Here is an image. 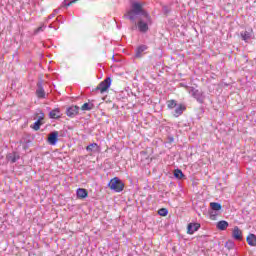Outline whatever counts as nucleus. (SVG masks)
Returning a JSON list of instances; mask_svg holds the SVG:
<instances>
[{
  "mask_svg": "<svg viewBox=\"0 0 256 256\" xmlns=\"http://www.w3.org/2000/svg\"><path fill=\"white\" fill-rule=\"evenodd\" d=\"M124 17L133 23L130 27L131 31L145 34L149 31V25H153L151 15L143 9V4L140 2H132L130 10L124 14Z\"/></svg>",
  "mask_w": 256,
  "mask_h": 256,
  "instance_id": "f257e3e1",
  "label": "nucleus"
},
{
  "mask_svg": "<svg viewBox=\"0 0 256 256\" xmlns=\"http://www.w3.org/2000/svg\"><path fill=\"white\" fill-rule=\"evenodd\" d=\"M186 89L188 90V93L194 98L196 99V101L200 104L205 103V94L203 93V91L198 90L195 87H189L186 86Z\"/></svg>",
  "mask_w": 256,
  "mask_h": 256,
  "instance_id": "f03ea898",
  "label": "nucleus"
},
{
  "mask_svg": "<svg viewBox=\"0 0 256 256\" xmlns=\"http://www.w3.org/2000/svg\"><path fill=\"white\" fill-rule=\"evenodd\" d=\"M108 187L112 191H115V193H121V191H123V189H125V184L123 183V181H121V179L114 177L108 183Z\"/></svg>",
  "mask_w": 256,
  "mask_h": 256,
  "instance_id": "7ed1b4c3",
  "label": "nucleus"
},
{
  "mask_svg": "<svg viewBox=\"0 0 256 256\" xmlns=\"http://www.w3.org/2000/svg\"><path fill=\"white\" fill-rule=\"evenodd\" d=\"M43 79H39L36 84V96L38 99H45V88L43 87Z\"/></svg>",
  "mask_w": 256,
  "mask_h": 256,
  "instance_id": "20e7f679",
  "label": "nucleus"
},
{
  "mask_svg": "<svg viewBox=\"0 0 256 256\" xmlns=\"http://www.w3.org/2000/svg\"><path fill=\"white\" fill-rule=\"evenodd\" d=\"M80 110H81V108H79V106H77V105L69 106L66 109V115H67V117H70V119H75V117L77 115H79Z\"/></svg>",
  "mask_w": 256,
  "mask_h": 256,
  "instance_id": "39448f33",
  "label": "nucleus"
},
{
  "mask_svg": "<svg viewBox=\"0 0 256 256\" xmlns=\"http://www.w3.org/2000/svg\"><path fill=\"white\" fill-rule=\"evenodd\" d=\"M111 87V78L107 77L104 81L100 82V84L96 87V91H100V93H105L107 89Z\"/></svg>",
  "mask_w": 256,
  "mask_h": 256,
  "instance_id": "423d86ee",
  "label": "nucleus"
},
{
  "mask_svg": "<svg viewBox=\"0 0 256 256\" xmlns=\"http://www.w3.org/2000/svg\"><path fill=\"white\" fill-rule=\"evenodd\" d=\"M86 151L90 153L89 155H95L101 153V146L97 143H91L86 147Z\"/></svg>",
  "mask_w": 256,
  "mask_h": 256,
  "instance_id": "0eeeda50",
  "label": "nucleus"
},
{
  "mask_svg": "<svg viewBox=\"0 0 256 256\" xmlns=\"http://www.w3.org/2000/svg\"><path fill=\"white\" fill-rule=\"evenodd\" d=\"M147 49H149V47L145 44H142V45L138 46L135 49L134 58L135 59H141V57H143V53H145V51H147Z\"/></svg>",
  "mask_w": 256,
  "mask_h": 256,
  "instance_id": "6e6552de",
  "label": "nucleus"
},
{
  "mask_svg": "<svg viewBox=\"0 0 256 256\" xmlns=\"http://www.w3.org/2000/svg\"><path fill=\"white\" fill-rule=\"evenodd\" d=\"M44 119H45V114L43 112H41L40 116L37 119V121H35L33 123L31 128L34 129V131H39V129H41V125H43Z\"/></svg>",
  "mask_w": 256,
  "mask_h": 256,
  "instance_id": "1a4fd4ad",
  "label": "nucleus"
},
{
  "mask_svg": "<svg viewBox=\"0 0 256 256\" xmlns=\"http://www.w3.org/2000/svg\"><path fill=\"white\" fill-rule=\"evenodd\" d=\"M198 229H201V224L197 222H191L187 226V233L188 235H193L195 232H197Z\"/></svg>",
  "mask_w": 256,
  "mask_h": 256,
  "instance_id": "9d476101",
  "label": "nucleus"
},
{
  "mask_svg": "<svg viewBox=\"0 0 256 256\" xmlns=\"http://www.w3.org/2000/svg\"><path fill=\"white\" fill-rule=\"evenodd\" d=\"M57 141H59V132L53 131L48 136L49 145H57Z\"/></svg>",
  "mask_w": 256,
  "mask_h": 256,
  "instance_id": "9b49d317",
  "label": "nucleus"
},
{
  "mask_svg": "<svg viewBox=\"0 0 256 256\" xmlns=\"http://www.w3.org/2000/svg\"><path fill=\"white\" fill-rule=\"evenodd\" d=\"M232 237L235 241H242L243 240V232L237 226L234 227L232 231Z\"/></svg>",
  "mask_w": 256,
  "mask_h": 256,
  "instance_id": "f8f14e48",
  "label": "nucleus"
},
{
  "mask_svg": "<svg viewBox=\"0 0 256 256\" xmlns=\"http://www.w3.org/2000/svg\"><path fill=\"white\" fill-rule=\"evenodd\" d=\"M63 114H61L60 108H55L52 111L49 112V118L50 119H61Z\"/></svg>",
  "mask_w": 256,
  "mask_h": 256,
  "instance_id": "ddd939ff",
  "label": "nucleus"
},
{
  "mask_svg": "<svg viewBox=\"0 0 256 256\" xmlns=\"http://www.w3.org/2000/svg\"><path fill=\"white\" fill-rule=\"evenodd\" d=\"M88 195H89V192H87V189L78 188L76 190V197H77V199H86V197Z\"/></svg>",
  "mask_w": 256,
  "mask_h": 256,
  "instance_id": "4468645a",
  "label": "nucleus"
},
{
  "mask_svg": "<svg viewBox=\"0 0 256 256\" xmlns=\"http://www.w3.org/2000/svg\"><path fill=\"white\" fill-rule=\"evenodd\" d=\"M6 159L10 161V163H17V161H19L20 159V156L19 154H17V152H14V153L8 154Z\"/></svg>",
  "mask_w": 256,
  "mask_h": 256,
  "instance_id": "2eb2a0df",
  "label": "nucleus"
},
{
  "mask_svg": "<svg viewBox=\"0 0 256 256\" xmlns=\"http://www.w3.org/2000/svg\"><path fill=\"white\" fill-rule=\"evenodd\" d=\"M185 109H187L185 105L179 104L174 110V117H180V115H183V111H185Z\"/></svg>",
  "mask_w": 256,
  "mask_h": 256,
  "instance_id": "dca6fc26",
  "label": "nucleus"
},
{
  "mask_svg": "<svg viewBox=\"0 0 256 256\" xmlns=\"http://www.w3.org/2000/svg\"><path fill=\"white\" fill-rule=\"evenodd\" d=\"M216 227L219 229V231H225L227 227H229V222L225 220L218 221Z\"/></svg>",
  "mask_w": 256,
  "mask_h": 256,
  "instance_id": "f3484780",
  "label": "nucleus"
},
{
  "mask_svg": "<svg viewBox=\"0 0 256 256\" xmlns=\"http://www.w3.org/2000/svg\"><path fill=\"white\" fill-rule=\"evenodd\" d=\"M246 241L250 247H256V235L255 234H249L246 238Z\"/></svg>",
  "mask_w": 256,
  "mask_h": 256,
  "instance_id": "a211bd4d",
  "label": "nucleus"
},
{
  "mask_svg": "<svg viewBox=\"0 0 256 256\" xmlns=\"http://www.w3.org/2000/svg\"><path fill=\"white\" fill-rule=\"evenodd\" d=\"M240 35L242 37V41H245V43H249V40L252 37V34L249 31L241 32Z\"/></svg>",
  "mask_w": 256,
  "mask_h": 256,
  "instance_id": "6ab92c4d",
  "label": "nucleus"
},
{
  "mask_svg": "<svg viewBox=\"0 0 256 256\" xmlns=\"http://www.w3.org/2000/svg\"><path fill=\"white\" fill-rule=\"evenodd\" d=\"M210 209H212L213 211L220 212L221 209H223V206H221V203H219V202H211Z\"/></svg>",
  "mask_w": 256,
  "mask_h": 256,
  "instance_id": "aec40b11",
  "label": "nucleus"
},
{
  "mask_svg": "<svg viewBox=\"0 0 256 256\" xmlns=\"http://www.w3.org/2000/svg\"><path fill=\"white\" fill-rule=\"evenodd\" d=\"M93 107H95V105L93 103H84L81 106V110L82 111H91V110H93Z\"/></svg>",
  "mask_w": 256,
  "mask_h": 256,
  "instance_id": "412c9836",
  "label": "nucleus"
},
{
  "mask_svg": "<svg viewBox=\"0 0 256 256\" xmlns=\"http://www.w3.org/2000/svg\"><path fill=\"white\" fill-rule=\"evenodd\" d=\"M174 177L176 179H185V174H183V171L181 169L174 170Z\"/></svg>",
  "mask_w": 256,
  "mask_h": 256,
  "instance_id": "4be33fe9",
  "label": "nucleus"
},
{
  "mask_svg": "<svg viewBox=\"0 0 256 256\" xmlns=\"http://www.w3.org/2000/svg\"><path fill=\"white\" fill-rule=\"evenodd\" d=\"M217 215H219V212L217 210H209V217L211 221H216L217 220Z\"/></svg>",
  "mask_w": 256,
  "mask_h": 256,
  "instance_id": "5701e85b",
  "label": "nucleus"
},
{
  "mask_svg": "<svg viewBox=\"0 0 256 256\" xmlns=\"http://www.w3.org/2000/svg\"><path fill=\"white\" fill-rule=\"evenodd\" d=\"M158 215H160V217H167V215H169V210H167V208H160L158 210Z\"/></svg>",
  "mask_w": 256,
  "mask_h": 256,
  "instance_id": "b1692460",
  "label": "nucleus"
},
{
  "mask_svg": "<svg viewBox=\"0 0 256 256\" xmlns=\"http://www.w3.org/2000/svg\"><path fill=\"white\" fill-rule=\"evenodd\" d=\"M167 107H168V109H175V107H177V101L169 100L167 102Z\"/></svg>",
  "mask_w": 256,
  "mask_h": 256,
  "instance_id": "393cba45",
  "label": "nucleus"
},
{
  "mask_svg": "<svg viewBox=\"0 0 256 256\" xmlns=\"http://www.w3.org/2000/svg\"><path fill=\"white\" fill-rule=\"evenodd\" d=\"M77 1H79V0H72L70 2H67V0H64L63 6L64 7H70V5H73V3H77Z\"/></svg>",
  "mask_w": 256,
  "mask_h": 256,
  "instance_id": "a878e982",
  "label": "nucleus"
},
{
  "mask_svg": "<svg viewBox=\"0 0 256 256\" xmlns=\"http://www.w3.org/2000/svg\"><path fill=\"white\" fill-rule=\"evenodd\" d=\"M46 27H47V26H45V25H42V26L38 27V28L34 31L35 35H37V33H41V32H43V31H45V28H46Z\"/></svg>",
  "mask_w": 256,
  "mask_h": 256,
  "instance_id": "bb28decb",
  "label": "nucleus"
},
{
  "mask_svg": "<svg viewBox=\"0 0 256 256\" xmlns=\"http://www.w3.org/2000/svg\"><path fill=\"white\" fill-rule=\"evenodd\" d=\"M225 247H227V249H233V247H235V243L233 241H228L226 242Z\"/></svg>",
  "mask_w": 256,
  "mask_h": 256,
  "instance_id": "cd10ccee",
  "label": "nucleus"
},
{
  "mask_svg": "<svg viewBox=\"0 0 256 256\" xmlns=\"http://www.w3.org/2000/svg\"><path fill=\"white\" fill-rule=\"evenodd\" d=\"M53 17H55V13H52L48 16V19H53Z\"/></svg>",
  "mask_w": 256,
  "mask_h": 256,
  "instance_id": "c85d7f7f",
  "label": "nucleus"
},
{
  "mask_svg": "<svg viewBox=\"0 0 256 256\" xmlns=\"http://www.w3.org/2000/svg\"><path fill=\"white\" fill-rule=\"evenodd\" d=\"M169 141H170V143H173V141H175V139L173 137H170Z\"/></svg>",
  "mask_w": 256,
  "mask_h": 256,
  "instance_id": "c756f323",
  "label": "nucleus"
},
{
  "mask_svg": "<svg viewBox=\"0 0 256 256\" xmlns=\"http://www.w3.org/2000/svg\"><path fill=\"white\" fill-rule=\"evenodd\" d=\"M49 29H54L55 27L53 26V24H50L49 26Z\"/></svg>",
  "mask_w": 256,
  "mask_h": 256,
  "instance_id": "7c9ffc66",
  "label": "nucleus"
},
{
  "mask_svg": "<svg viewBox=\"0 0 256 256\" xmlns=\"http://www.w3.org/2000/svg\"><path fill=\"white\" fill-rule=\"evenodd\" d=\"M165 13H169V11L167 10V7L164 8Z\"/></svg>",
  "mask_w": 256,
  "mask_h": 256,
  "instance_id": "2f4dec72",
  "label": "nucleus"
}]
</instances>
